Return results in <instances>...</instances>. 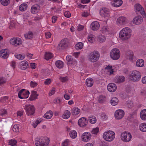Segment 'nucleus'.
<instances>
[{
    "label": "nucleus",
    "instance_id": "nucleus-1",
    "mask_svg": "<svg viewBox=\"0 0 146 146\" xmlns=\"http://www.w3.org/2000/svg\"><path fill=\"white\" fill-rule=\"evenodd\" d=\"M100 56L99 52L97 50H94L90 53L88 56V61L92 62L97 61Z\"/></svg>",
    "mask_w": 146,
    "mask_h": 146
},
{
    "label": "nucleus",
    "instance_id": "nucleus-2",
    "mask_svg": "<svg viewBox=\"0 0 146 146\" xmlns=\"http://www.w3.org/2000/svg\"><path fill=\"white\" fill-rule=\"evenodd\" d=\"M129 77L132 81L137 82L141 79V73L139 71L136 70L131 71L129 74Z\"/></svg>",
    "mask_w": 146,
    "mask_h": 146
},
{
    "label": "nucleus",
    "instance_id": "nucleus-3",
    "mask_svg": "<svg viewBox=\"0 0 146 146\" xmlns=\"http://www.w3.org/2000/svg\"><path fill=\"white\" fill-rule=\"evenodd\" d=\"M104 138L106 141H111L115 137V133L112 131H107L105 132L103 135Z\"/></svg>",
    "mask_w": 146,
    "mask_h": 146
},
{
    "label": "nucleus",
    "instance_id": "nucleus-4",
    "mask_svg": "<svg viewBox=\"0 0 146 146\" xmlns=\"http://www.w3.org/2000/svg\"><path fill=\"white\" fill-rule=\"evenodd\" d=\"M23 108L25 110L27 114L29 116L33 115L35 113V108L33 105H26L23 106Z\"/></svg>",
    "mask_w": 146,
    "mask_h": 146
},
{
    "label": "nucleus",
    "instance_id": "nucleus-5",
    "mask_svg": "<svg viewBox=\"0 0 146 146\" xmlns=\"http://www.w3.org/2000/svg\"><path fill=\"white\" fill-rule=\"evenodd\" d=\"M110 56L111 58L113 60L118 59L120 56V52L119 50L116 48L112 49L110 52Z\"/></svg>",
    "mask_w": 146,
    "mask_h": 146
},
{
    "label": "nucleus",
    "instance_id": "nucleus-6",
    "mask_svg": "<svg viewBox=\"0 0 146 146\" xmlns=\"http://www.w3.org/2000/svg\"><path fill=\"white\" fill-rule=\"evenodd\" d=\"M135 9L137 14H141L143 18L146 17V15L144 9L140 4L138 3L135 5Z\"/></svg>",
    "mask_w": 146,
    "mask_h": 146
},
{
    "label": "nucleus",
    "instance_id": "nucleus-7",
    "mask_svg": "<svg viewBox=\"0 0 146 146\" xmlns=\"http://www.w3.org/2000/svg\"><path fill=\"white\" fill-rule=\"evenodd\" d=\"M131 30L128 27H125L121 30L119 33V36H131Z\"/></svg>",
    "mask_w": 146,
    "mask_h": 146
},
{
    "label": "nucleus",
    "instance_id": "nucleus-8",
    "mask_svg": "<svg viewBox=\"0 0 146 146\" xmlns=\"http://www.w3.org/2000/svg\"><path fill=\"white\" fill-rule=\"evenodd\" d=\"M49 139L47 140L44 137H42L39 139L36 140L35 141V143L36 146H47L46 141H49Z\"/></svg>",
    "mask_w": 146,
    "mask_h": 146
},
{
    "label": "nucleus",
    "instance_id": "nucleus-9",
    "mask_svg": "<svg viewBox=\"0 0 146 146\" xmlns=\"http://www.w3.org/2000/svg\"><path fill=\"white\" fill-rule=\"evenodd\" d=\"M131 138L132 136L130 133L125 131L121 134V139L124 142H129L131 140Z\"/></svg>",
    "mask_w": 146,
    "mask_h": 146
},
{
    "label": "nucleus",
    "instance_id": "nucleus-10",
    "mask_svg": "<svg viewBox=\"0 0 146 146\" xmlns=\"http://www.w3.org/2000/svg\"><path fill=\"white\" fill-rule=\"evenodd\" d=\"M69 39L66 38L62 39L60 42L57 47L58 49H63L66 48L69 43Z\"/></svg>",
    "mask_w": 146,
    "mask_h": 146
},
{
    "label": "nucleus",
    "instance_id": "nucleus-11",
    "mask_svg": "<svg viewBox=\"0 0 146 146\" xmlns=\"http://www.w3.org/2000/svg\"><path fill=\"white\" fill-rule=\"evenodd\" d=\"M30 93L28 90L25 89L21 90L18 93V97L20 99L27 98L29 97Z\"/></svg>",
    "mask_w": 146,
    "mask_h": 146
},
{
    "label": "nucleus",
    "instance_id": "nucleus-12",
    "mask_svg": "<svg viewBox=\"0 0 146 146\" xmlns=\"http://www.w3.org/2000/svg\"><path fill=\"white\" fill-rule=\"evenodd\" d=\"M88 123V120L86 118L84 117L81 118L79 119L78 121V125L81 127H85Z\"/></svg>",
    "mask_w": 146,
    "mask_h": 146
},
{
    "label": "nucleus",
    "instance_id": "nucleus-13",
    "mask_svg": "<svg viewBox=\"0 0 146 146\" xmlns=\"http://www.w3.org/2000/svg\"><path fill=\"white\" fill-rule=\"evenodd\" d=\"M124 115V113L123 110H118L115 112V117L117 119H120L123 117Z\"/></svg>",
    "mask_w": 146,
    "mask_h": 146
},
{
    "label": "nucleus",
    "instance_id": "nucleus-14",
    "mask_svg": "<svg viewBox=\"0 0 146 146\" xmlns=\"http://www.w3.org/2000/svg\"><path fill=\"white\" fill-rule=\"evenodd\" d=\"M100 15L104 17H110V12L107 8H103L100 11Z\"/></svg>",
    "mask_w": 146,
    "mask_h": 146
},
{
    "label": "nucleus",
    "instance_id": "nucleus-15",
    "mask_svg": "<svg viewBox=\"0 0 146 146\" xmlns=\"http://www.w3.org/2000/svg\"><path fill=\"white\" fill-rule=\"evenodd\" d=\"M91 137L90 133L87 132L84 133L82 136V141L85 142H87L90 140Z\"/></svg>",
    "mask_w": 146,
    "mask_h": 146
},
{
    "label": "nucleus",
    "instance_id": "nucleus-16",
    "mask_svg": "<svg viewBox=\"0 0 146 146\" xmlns=\"http://www.w3.org/2000/svg\"><path fill=\"white\" fill-rule=\"evenodd\" d=\"M66 59L68 62V64L69 65H75L77 64V61L74 59H73L72 57L70 56H66Z\"/></svg>",
    "mask_w": 146,
    "mask_h": 146
},
{
    "label": "nucleus",
    "instance_id": "nucleus-17",
    "mask_svg": "<svg viewBox=\"0 0 146 146\" xmlns=\"http://www.w3.org/2000/svg\"><path fill=\"white\" fill-rule=\"evenodd\" d=\"M143 21V19L141 16L139 15L135 17L133 20V22L134 24L139 25Z\"/></svg>",
    "mask_w": 146,
    "mask_h": 146
},
{
    "label": "nucleus",
    "instance_id": "nucleus-18",
    "mask_svg": "<svg viewBox=\"0 0 146 146\" xmlns=\"http://www.w3.org/2000/svg\"><path fill=\"white\" fill-rule=\"evenodd\" d=\"M117 88L116 85L113 83L109 84L107 87L108 90L110 92H114L115 91Z\"/></svg>",
    "mask_w": 146,
    "mask_h": 146
},
{
    "label": "nucleus",
    "instance_id": "nucleus-19",
    "mask_svg": "<svg viewBox=\"0 0 146 146\" xmlns=\"http://www.w3.org/2000/svg\"><path fill=\"white\" fill-rule=\"evenodd\" d=\"M40 8V6L37 4H35L33 5L31 9V12L33 14L37 13L39 11Z\"/></svg>",
    "mask_w": 146,
    "mask_h": 146
},
{
    "label": "nucleus",
    "instance_id": "nucleus-20",
    "mask_svg": "<svg viewBox=\"0 0 146 146\" xmlns=\"http://www.w3.org/2000/svg\"><path fill=\"white\" fill-rule=\"evenodd\" d=\"M125 54L127 58L130 61H132L134 57L133 52L129 50L126 52Z\"/></svg>",
    "mask_w": 146,
    "mask_h": 146
},
{
    "label": "nucleus",
    "instance_id": "nucleus-21",
    "mask_svg": "<svg viewBox=\"0 0 146 146\" xmlns=\"http://www.w3.org/2000/svg\"><path fill=\"white\" fill-rule=\"evenodd\" d=\"M125 78L123 76H117L115 77L114 81L115 83H120L125 81Z\"/></svg>",
    "mask_w": 146,
    "mask_h": 146
},
{
    "label": "nucleus",
    "instance_id": "nucleus-22",
    "mask_svg": "<svg viewBox=\"0 0 146 146\" xmlns=\"http://www.w3.org/2000/svg\"><path fill=\"white\" fill-rule=\"evenodd\" d=\"M100 26L99 23L97 21L93 22L90 25V27L94 31L98 30Z\"/></svg>",
    "mask_w": 146,
    "mask_h": 146
},
{
    "label": "nucleus",
    "instance_id": "nucleus-23",
    "mask_svg": "<svg viewBox=\"0 0 146 146\" xmlns=\"http://www.w3.org/2000/svg\"><path fill=\"white\" fill-rule=\"evenodd\" d=\"M37 92L35 91H32L31 93V96L29 98V100L33 101L37 98L38 94H37Z\"/></svg>",
    "mask_w": 146,
    "mask_h": 146
},
{
    "label": "nucleus",
    "instance_id": "nucleus-24",
    "mask_svg": "<svg viewBox=\"0 0 146 146\" xmlns=\"http://www.w3.org/2000/svg\"><path fill=\"white\" fill-rule=\"evenodd\" d=\"M117 23H119L121 25H125L126 23V18L124 17H119L117 19Z\"/></svg>",
    "mask_w": 146,
    "mask_h": 146
},
{
    "label": "nucleus",
    "instance_id": "nucleus-25",
    "mask_svg": "<svg viewBox=\"0 0 146 146\" xmlns=\"http://www.w3.org/2000/svg\"><path fill=\"white\" fill-rule=\"evenodd\" d=\"M7 51V49L1 50L0 51V56L3 58H7L8 55Z\"/></svg>",
    "mask_w": 146,
    "mask_h": 146
},
{
    "label": "nucleus",
    "instance_id": "nucleus-26",
    "mask_svg": "<svg viewBox=\"0 0 146 146\" xmlns=\"http://www.w3.org/2000/svg\"><path fill=\"white\" fill-rule=\"evenodd\" d=\"M20 68L23 70H24L28 67V64L26 61H24L21 62L20 63Z\"/></svg>",
    "mask_w": 146,
    "mask_h": 146
},
{
    "label": "nucleus",
    "instance_id": "nucleus-27",
    "mask_svg": "<svg viewBox=\"0 0 146 146\" xmlns=\"http://www.w3.org/2000/svg\"><path fill=\"white\" fill-rule=\"evenodd\" d=\"M53 115V113L51 110L47 112L44 115V117L46 119H50Z\"/></svg>",
    "mask_w": 146,
    "mask_h": 146
},
{
    "label": "nucleus",
    "instance_id": "nucleus-28",
    "mask_svg": "<svg viewBox=\"0 0 146 146\" xmlns=\"http://www.w3.org/2000/svg\"><path fill=\"white\" fill-rule=\"evenodd\" d=\"M123 3L122 0H114L113 5L115 7H118L121 6Z\"/></svg>",
    "mask_w": 146,
    "mask_h": 146
},
{
    "label": "nucleus",
    "instance_id": "nucleus-29",
    "mask_svg": "<svg viewBox=\"0 0 146 146\" xmlns=\"http://www.w3.org/2000/svg\"><path fill=\"white\" fill-rule=\"evenodd\" d=\"M140 117L142 120H146V109L141 111L140 113Z\"/></svg>",
    "mask_w": 146,
    "mask_h": 146
},
{
    "label": "nucleus",
    "instance_id": "nucleus-30",
    "mask_svg": "<svg viewBox=\"0 0 146 146\" xmlns=\"http://www.w3.org/2000/svg\"><path fill=\"white\" fill-rule=\"evenodd\" d=\"M56 66L59 68H62L64 66V63L61 60H57L55 62Z\"/></svg>",
    "mask_w": 146,
    "mask_h": 146
},
{
    "label": "nucleus",
    "instance_id": "nucleus-31",
    "mask_svg": "<svg viewBox=\"0 0 146 146\" xmlns=\"http://www.w3.org/2000/svg\"><path fill=\"white\" fill-rule=\"evenodd\" d=\"M108 28L106 26L103 27L101 29V31L102 33V34L101 33V36H105V35H103L102 34L106 33L107 34L108 33Z\"/></svg>",
    "mask_w": 146,
    "mask_h": 146
},
{
    "label": "nucleus",
    "instance_id": "nucleus-32",
    "mask_svg": "<svg viewBox=\"0 0 146 146\" xmlns=\"http://www.w3.org/2000/svg\"><path fill=\"white\" fill-rule=\"evenodd\" d=\"M80 111V109L77 108H75L72 110V114L74 115H76L79 113Z\"/></svg>",
    "mask_w": 146,
    "mask_h": 146
},
{
    "label": "nucleus",
    "instance_id": "nucleus-33",
    "mask_svg": "<svg viewBox=\"0 0 146 146\" xmlns=\"http://www.w3.org/2000/svg\"><path fill=\"white\" fill-rule=\"evenodd\" d=\"M84 43L82 42H80L77 43L75 46L76 49L77 50L82 49L83 47Z\"/></svg>",
    "mask_w": 146,
    "mask_h": 146
},
{
    "label": "nucleus",
    "instance_id": "nucleus-34",
    "mask_svg": "<svg viewBox=\"0 0 146 146\" xmlns=\"http://www.w3.org/2000/svg\"><path fill=\"white\" fill-rule=\"evenodd\" d=\"M92 79L91 78H88L86 80V84L89 87H91L93 84V82Z\"/></svg>",
    "mask_w": 146,
    "mask_h": 146
},
{
    "label": "nucleus",
    "instance_id": "nucleus-35",
    "mask_svg": "<svg viewBox=\"0 0 146 146\" xmlns=\"http://www.w3.org/2000/svg\"><path fill=\"white\" fill-rule=\"evenodd\" d=\"M140 130L143 132H146V123H143L141 124L139 126Z\"/></svg>",
    "mask_w": 146,
    "mask_h": 146
},
{
    "label": "nucleus",
    "instance_id": "nucleus-36",
    "mask_svg": "<svg viewBox=\"0 0 146 146\" xmlns=\"http://www.w3.org/2000/svg\"><path fill=\"white\" fill-rule=\"evenodd\" d=\"M89 121L91 123H95L96 122V117L93 115L90 116L89 117Z\"/></svg>",
    "mask_w": 146,
    "mask_h": 146
},
{
    "label": "nucleus",
    "instance_id": "nucleus-37",
    "mask_svg": "<svg viewBox=\"0 0 146 146\" xmlns=\"http://www.w3.org/2000/svg\"><path fill=\"white\" fill-rule=\"evenodd\" d=\"M118 102L119 100L116 97H114L111 99V103L112 105L115 106L118 104Z\"/></svg>",
    "mask_w": 146,
    "mask_h": 146
},
{
    "label": "nucleus",
    "instance_id": "nucleus-38",
    "mask_svg": "<svg viewBox=\"0 0 146 146\" xmlns=\"http://www.w3.org/2000/svg\"><path fill=\"white\" fill-rule=\"evenodd\" d=\"M70 113L69 111L68 110L65 111L62 117L64 119H67L70 116Z\"/></svg>",
    "mask_w": 146,
    "mask_h": 146
},
{
    "label": "nucleus",
    "instance_id": "nucleus-39",
    "mask_svg": "<svg viewBox=\"0 0 146 146\" xmlns=\"http://www.w3.org/2000/svg\"><path fill=\"white\" fill-rule=\"evenodd\" d=\"M144 64V61L143 59H140L136 62V66L137 67H142Z\"/></svg>",
    "mask_w": 146,
    "mask_h": 146
},
{
    "label": "nucleus",
    "instance_id": "nucleus-40",
    "mask_svg": "<svg viewBox=\"0 0 146 146\" xmlns=\"http://www.w3.org/2000/svg\"><path fill=\"white\" fill-rule=\"evenodd\" d=\"M27 6L26 3H23L19 6V9L21 11H25L27 9Z\"/></svg>",
    "mask_w": 146,
    "mask_h": 146
},
{
    "label": "nucleus",
    "instance_id": "nucleus-41",
    "mask_svg": "<svg viewBox=\"0 0 146 146\" xmlns=\"http://www.w3.org/2000/svg\"><path fill=\"white\" fill-rule=\"evenodd\" d=\"M106 97L105 96L101 95L100 96L98 99V101L100 103H103L106 101Z\"/></svg>",
    "mask_w": 146,
    "mask_h": 146
},
{
    "label": "nucleus",
    "instance_id": "nucleus-42",
    "mask_svg": "<svg viewBox=\"0 0 146 146\" xmlns=\"http://www.w3.org/2000/svg\"><path fill=\"white\" fill-rule=\"evenodd\" d=\"M69 134L70 137L73 139L75 138L77 136L76 132L74 130L71 131Z\"/></svg>",
    "mask_w": 146,
    "mask_h": 146
},
{
    "label": "nucleus",
    "instance_id": "nucleus-43",
    "mask_svg": "<svg viewBox=\"0 0 146 146\" xmlns=\"http://www.w3.org/2000/svg\"><path fill=\"white\" fill-rule=\"evenodd\" d=\"M52 54L50 52H46L45 54V58L47 60H48L49 59L52 58Z\"/></svg>",
    "mask_w": 146,
    "mask_h": 146
},
{
    "label": "nucleus",
    "instance_id": "nucleus-44",
    "mask_svg": "<svg viewBox=\"0 0 146 146\" xmlns=\"http://www.w3.org/2000/svg\"><path fill=\"white\" fill-rule=\"evenodd\" d=\"M15 57L17 59L19 60H23L25 57V54L22 55L21 54H16L15 55Z\"/></svg>",
    "mask_w": 146,
    "mask_h": 146
},
{
    "label": "nucleus",
    "instance_id": "nucleus-45",
    "mask_svg": "<svg viewBox=\"0 0 146 146\" xmlns=\"http://www.w3.org/2000/svg\"><path fill=\"white\" fill-rule=\"evenodd\" d=\"M16 38L13 37L10 40V43L11 44L14 45L15 46H17L16 45Z\"/></svg>",
    "mask_w": 146,
    "mask_h": 146
},
{
    "label": "nucleus",
    "instance_id": "nucleus-46",
    "mask_svg": "<svg viewBox=\"0 0 146 146\" xmlns=\"http://www.w3.org/2000/svg\"><path fill=\"white\" fill-rule=\"evenodd\" d=\"M0 1L1 4L5 6L7 5L10 2V0H1Z\"/></svg>",
    "mask_w": 146,
    "mask_h": 146
},
{
    "label": "nucleus",
    "instance_id": "nucleus-47",
    "mask_svg": "<svg viewBox=\"0 0 146 146\" xmlns=\"http://www.w3.org/2000/svg\"><path fill=\"white\" fill-rule=\"evenodd\" d=\"M17 141L15 139H11L10 140L9 142V145L12 146H14L16 145Z\"/></svg>",
    "mask_w": 146,
    "mask_h": 146
},
{
    "label": "nucleus",
    "instance_id": "nucleus-48",
    "mask_svg": "<svg viewBox=\"0 0 146 146\" xmlns=\"http://www.w3.org/2000/svg\"><path fill=\"white\" fill-rule=\"evenodd\" d=\"M95 38H96V39L97 41L100 42H104L106 40L105 37H95Z\"/></svg>",
    "mask_w": 146,
    "mask_h": 146
},
{
    "label": "nucleus",
    "instance_id": "nucleus-49",
    "mask_svg": "<svg viewBox=\"0 0 146 146\" xmlns=\"http://www.w3.org/2000/svg\"><path fill=\"white\" fill-rule=\"evenodd\" d=\"M19 125H14L13 128V130L14 132H19Z\"/></svg>",
    "mask_w": 146,
    "mask_h": 146
},
{
    "label": "nucleus",
    "instance_id": "nucleus-50",
    "mask_svg": "<svg viewBox=\"0 0 146 146\" xmlns=\"http://www.w3.org/2000/svg\"><path fill=\"white\" fill-rule=\"evenodd\" d=\"M99 131V128L97 127L96 128L93 129L91 132L92 134H97L98 132Z\"/></svg>",
    "mask_w": 146,
    "mask_h": 146
},
{
    "label": "nucleus",
    "instance_id": "nucleus-51",
    "mask_svg": "<svg viewBox=\"0 0 146 146\" xmlns=\"http://www.w3.org/2000/svg\"><path fill=\"white\" fill-rule=\"evenodd\" d=\"M16 45L17 46H19L22 44V41L21 39L19 38H16Z\"/></svg>",
    "mask_w": 146,
    "mask_h": 146
},
{
    "label": "nucleus",
    "instance_id": "nucleus-52",
    "mask_svg": "<svg viewBox=\"0 0 146 146\" xmlns=\"http://www.w3.org/2000/svg\"><path fill=\"white\" fill-rule=\"evenodd\" d=\"M38 84L35 82L31 81L30 83V86L31 87L34 88L37 86Z\"/></svg>",
    "mask_w": 146,
    "mask_h": 146
},
{
    "label": "nucleus",
    "instance_id": "nucleus-53",
    "mask_svg": "<svg viewBox=\"0 0 146 146\" xmlns=\"http://www.w3.org/2000/svg\"><path fill=\"white\" fill-rule=\"evenodd\" d=\"M35 36V33H34L31 31H29L28 33H27L24 34L25 36Z\"/></svg>",
    "mask_w": 146,
    "mask_h": 146
},
{
    "label": "nucleus",
    "instance_id": "nucleus-54",
    "mask_svg": "<svg viewBox=\"0 0 146 146\" xmlns=\"http://www.w3.org/2000/svg\"><path fill=\"white\" fill-rule=\"evenodd\" d=\"M96 38H95V37H88V39L89 42L91 43H92L94 42L95 41V39Z\"/></svg>",
    "mask_w": 146,
    "mask_h": 146
},
{
    "label": "nucleus",
    "instance_id": "nucleus-55",
    "mask_svg": "<svg viewBox=\"0 0 146 146\" xmlns=\"http://www.w3.org/2000/svg\"><path fill=\"white\" fill-rule=\"evenodd\" d=\"M126 104L127 106L129 108H131L133 106V103L131 101H127L126 102Z\"/></svg>",
    "mask_w": 146,
    "mask_h": 146
},
{
    "label": "nucleus",
    "instance_id": "nucleus-56",
    "mask_svg": "<svg viewBox=\"0 0 146 146\" xmlns=\"http://www.w3.org/2000/svg\"><path fill=\"white\" fill-rule=\"evenodd\" d=\"M64 16L66 17L69 18L71 16V14L69 11H66L64 13Z\"/></svg>",
    "mask_w": 146,
    "mask_h": 146
},
{
    "label": "nucleus",
    "instance_id": "nucleus-57",
    "mask_svg": "<svg viewBox=\"0 0 146 146\" xmlns=\"http://www.w3.org/2000/svg\"><path fill=\"white\" fill-rule=\"evenodd\" d=\"M7 112V111L5 109H1L0 110V115H3L6 114Z\"/></svg>",
    "mask_w": 146,
    "mask_h": 146
},
{
    "label": "nucleus",
    "instance_id": "nucleus-58",
    "mask_svg": "<svg viewBox=\"0 0 146 146\" xmlns=\"http://www.w3.org/2000/svg\"><path fill=\"white\" fill-rule=\"evenodd\" d=\"M60 80L61 82H64L67 81L68 79V78L67 77H61L60 78Z\"/></svg>",
    "mask_w": 146,
    "mask_h": 146
},
{
    "label": "nucleus",
    "instance_id": "nucleus-59",
    "mask_svg": "<svg viewBox=\"0 0 146 146\" xmlns=\"http://www.w3.org/2000/svg\"><path fill=\"white\" fill-rule=\"evenodd\" d=\"M51 82V80L50 79L48 78L44 82V84L45 85H48Z\"/></svg>",
    "mask_w": 146,
    "mask_h": 146
},
{
    "label": "nucleus",
    "instance_id": "nucleus-60",
    "mask_svg": "<svg viewBox=\"0 0 146 146\" xmlns=\"http://www.w3.org/2000/svg\"><path fill=\"white\" fill-rule=\"evenodd\" d=\"M129 38L128 37H119V38L118 39V40H122V41H124L127 40Z\"/></svg>",
    "mask_w": 146,
    "mask_h": 146
},
{
    "label": "nucleus",
    "instance_id": "nucleus-61",
    "mask_svg": "<svg viewBox=\"0 0 146 146\" xmlns=\"http://www.w3.org/2000/svg\"><path fill=\"white\" fill-rule=\"evenodd\" d=\"M68 140L66 139L62 144V146H68L69 145Z\"/></svg>",
    "mask_w": 146,
    "mask_h": 146
},
{
    "label": "nucleus",
    "instance_id": "nucleus-62",
    "mask_svg": "<svg viewBox=\"0 0 146 146\" xmlns=\"http://www.w3.org/2000/svg\"><path fill=\"white\" fill-rule=\"evenodd\" d=\"M84 27L83 26L81 25H79L77 29L78 31H80L81 30H82L83 29Z\"/></svg>",
    "mask_w": 146,
    "mask_h": 146
},
{
    "label": "nucleus",
    "instance_id": "nucleus-63",
    "mask_svg": "<svg viewBox=\"0 0 146 146\" xmlns=\"http://www.w3.org/2000/svg\"><path fill=\"white\" fill-rule=\"evenodd\" d=\"M55 88H53L52 90L49 93V95L51 96L55 92Z\"/></svg>",
    "mask_w": 146,
    "mask_h": 146
},
{
    "label": "nucleus",
    "instance_id": "nucleus-64",
    "mask_svg": "<svg viewBox=\"0 0 146 146\" xmlns=\"http://www.w3.org/2000/svg\"><path fill=\"white\" fill-rule=\"evenodd\" d=\"M142 82L143 84H146V76L143 77L142 79Z\"/></svg>",
    "mask_w": 146,
    "mask_h": 146
}]
</instances>
